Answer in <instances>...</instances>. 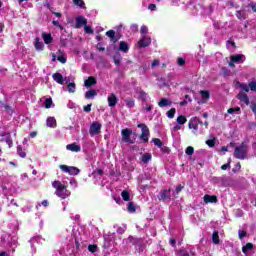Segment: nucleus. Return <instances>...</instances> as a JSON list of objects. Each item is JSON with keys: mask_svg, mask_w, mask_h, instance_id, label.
Instances as JSON below:
<instances>
[{"mask_svg": "<svg viewBox=\"0 0 256 256\" xmlns=\"http://www.w3.org/2000/svg\"><path fill=\"white\" fill-rule=\"evenodd\" d=\"M52 187L55 189V195L60 199H67L71 196V191L67 190V185L59 180L52 182Z\"/></svg>", "mask_w": 256, "mask_h": 256, "instance_id": "1", "label": "nucleus"}, {"mask_svg": "<svg viewBox=\"0 0 256 256\" xmlns=\"http://www.w3.org/2000/svg\"><path fill=\"white\" fill-rule=\"evenodd\" d=\"M247 155H249V145H247V143L243 142L241 145L235 147L234 157H236V159H247Z\"/></svg>", "mask_w": 256, "mask_h": 256, "instance_id": "2", "label": "nucleus"}, {"mask_svg": "<svg viewBox=\"0 0 256 256\" xmlns=\"http://www.w3.org/2000/svg\"><path fill=\"white\" fill-rule=\"evenodd\" d=\"M237 85L242 91H245V93H249V91L256 92V81H252L249 84L237 82Z\"/></svg>", "mask_w": 256, "mask_h": 256, "instance_id": "3", "label": "nucleus"}, {"mask_svg": "<svg viewBox=\"0 0 256 256\" xmlns=\"http://www.w3.org/2000/svg\"><path fill=\"white\" fill-rule=\"evenodd\" d=\"M227 63L229 67H235V64L243 63V55L242 54H236L230 56L229 59H227Z\"/></svg>", "mask_w": 256, "mask_h": 256, "instance_id": "4", "label": "nucleus"}, {"mask_svg": "<svg viewBox=\"0 0 256 256\" xmlns=\"http://www.w3.org/2000/svg\"><path fill=\"white\" fill-rule=\"evenodd\" d=\"M138 128L141 129L142 132L140 139H142L144 143H147L149 141V128L145 124H138Z\"/></svg>", "mask_w": 256, "mask_h": 256, "instance_id": "5", "label": "nucleus"}, {"mask_svg": "<svg viewBox=\"0 0 256 256\" xmlns=\"http://www.w3.org/2000/svg\"><path fill=\"white\" fill-rule=\"evenodd\" d=\"M59 168L63 173H68L69 175H79V170L74 166L60 165Z\"/></svg>", "mask_w": 256, "mask_h": 256, "instance_id": "6", "label": "nucleus"}, {"mask_svg": "<svg viewBox=\"0 0 256 256\" xmlns=\"http://www.w3.org/2000/svg\"><path fill=\"white\" fill-rule=\"evenodd\" d=\"M188 127L194 135H197V131H199V118H191L188 123Z\"/></svg>", "mask_w": 256, "mask_h": 256, "instance_id": "7", "label": "nucleus"}, {"mask_svg": "<svg viewBox=\"0 0 256 256\" xmlns=\"http://www.w3.org/2000/svg\"><path fill=\"white\" fill-rule=\"evenodd\" d=\"M101 123L100 122H93L90 126L89 133L93 137L95 135H99L101 133Z\"/></svg>", "mask_w": 256, "mask_h": 256, "instance_id": "8", "label": "nucleus"}, {"mask_svg": "<svg viewBox=\"0 0 256 256\" xmlns=\"http://www.w3.org/2000/svg\"><path fill=\"white\" fill-rule=\"evenodd\" d=\"M149 45H151V37L149 36H142L137 43V46L140 47V49L149 47Z\"/></svg>", "mask_w": 256, "mask_h": 256, "instance_id": "9", "label": "nucleus"}, {"mask_svg": "<svg viewBox=\"0 0 256 256\" xmlns=\"http://www.w3.org/2000/svg\"><path fill=\"white\" fill-rule=\"evenodd\" d=\"M121 135H122V141H125V143H133V141H131V130L130 129H123L121 131Z\"/></svg>", "mask_w": 256, "mask_h": 256, "instance_id": "10", "label": "nucleus"}, {"mask_svg": "<svg viewBox=\"0 0 256 256\" xmlns=\"http://www.w3.org/2000/svg\"><path fill=\"white\" fill-rule=\"evenodd\" d=\"M87 25V18L83 17V16H78L76 17V25L75 28L76 29H80V27H83Z\"/></svg>", "mask_w": 256, "mask_h": 256, "instance_id": "11", "label": "nucleus"}, {"mask_svg": "<svg viewBox=\"0 0 256 256\" xmlns=\"http://www.w3.org/2000/svg\"><path fill=\"white\" fill-rule=\"evenodd\" d=\"M218 201L219 199L217 198L216 195H209V194L204 195V203L206 205H208V203H217Z\"/></svg>", "mask_w": 256, "mask_h": 256, "instance_id": "12", "label": "nucleus"}, {"mask_svg": "<svg viewBox=\"0 0 256 256\" xmlns=\"http://www.w3.org/2000/svg\"><path fill=\"white\" fill-rule=\"evenodd\" d=\"M129 49H131V46H129V43L125 41H120L118 51H121V53H129Z\"/></svg>", "mask_w": 256, "mask_h": 256, "instance_id": "13", "label": "nucleus"}, {"mask_svg": "<svg viewBox=\"0 0 256 256\" xmlns=\"http://www.w3.org/2000/svg\"><path fill=\"white\" fill-rule=\"evenodd\" d=\"M67 151H72V153H79V151H81V146L79 144H68L66 146Z\"/></svg>", "mask_w": 256, "mask_h": 256, "instance_id": "14", "label": "nucleus"}, {"mask_svg": "<svg viewBox=\"0 0 256 256\" xmlns=\"http://www.w3.org/2000/svg\"><path fill=\"white\" fill-rule=\"evenodd\" d=\"M118 102H119V99H117V96L115 94H110L108 96L109 107H115V105H117Z\"/></svg>", "mask_w": 256, "mask_h": 256, "instance_id": "15", "label": "nucleus"}, {"mask_svg": "<svg viewBox=\"0 0 256 256\" xmlns=\"http://www.w3.org/2000/svg\"><path fill=\"white\" fill-rule=\"evenodd\" d=\"M52 78L56 83H59V85H63V83H65V79H63V75H61V73H54Z\"/></svg>", "mask_w": 256, "mask_h": 256, "instance_id": "16", "label": "nucleus"}, {"mask_svg": "<svg viewBox=\"0 0 256 256\" xmlns=\"http://www.w3.org/2000/svg\"><path fill=\"white\" fill-rule=\"evenodd\" d=\"M46 125L51 129H55V127H57V120L55 119V117H48L46 121Z\"/></svg>", "mask_w": 256, "mask_h": 256, "instance_id": "17", "label": "nucleus"}, {"mask_svg": "<svg viewBox=\"0 0 256 256\" xmlns=\"http://www.w3.org/2000/svg\"><path fill=\"white\" fill-rule=\"evenodd\" d=\"M42 39L46 45H51V43H53V37L49 33H42Z\"/></svg>", "mask_w": 256, "mask_h": 256, "instance_id": "18", "label": "nucleus"}, {"mask_svg": "<svg viewBox=\"0 0 256 256\" xmlns=\"http://www.w3.org/2000/svg\"><path fill=\"white\" fill-rule=\"evenodd\" d=\"M238 99L241 103H244V105H249V96H247V94L240 92L238 94Z\"/></svg>", "mask_w": 256, "mask_h": 256, "instance_id": "19", "label": "nucleus"}, {"mask_svg": "<svg viewBox=\"0 0 256 256\" xmlns=\"http://www.w3.org/2000/svg\"><path fill=\"white\" fill-rule=\"evenodd\" d=\"M251 251H253V244L252 243H247L246 245H244L242 247V252L244 253V255L248 256L249 253H251Z\"/></svg>", "mask_w": 256, "mask_h": 256, "instance_id": "20", "label": "nucleus"}, {"mask_svg": "<svg viewBox=\"0 0 256 256\" xmlns=\"http://www.w3.org/2000/svg\"><path fill=\"white\" fill-rule=\"evenodd\" d=\"M172 105L171 100L167 99V98H162L159 102H158V107H169Z\"/></svg>", "mask_w": 256, "mask_h": 256, "instance_id": "21", "label": "nucleus"}, {"mask_svg": "<svg viewBox=\"0 0 256 256\" xmlns=\"http://www.w3.org/2000/svg\"><path fill=\"white\" fill-rule=\"evenodd\" d=\"M200 95L202 97V103H207V101H209V98L211 97V94H209V91L207 90L200 91Z\"/></svg>", "mask_w": 256, "mask_h": 256, "instance_id": "22", "label": "nucleus"}, {"mask_svg": "<svg viewBox=\"0 0 256 256\" xmlns=\"http://www.w3.org/2000/svg\"><path fill=\"white\" fill-rule=\"evenodd\" d=\"M34 46L36 51H43L45 44H43V42H41L39 40V38H36L35 42H34Z\"/></svg>", "mask_w": 256, "mask_h": 256, "instance_id": "23", "label": "nucleus"}, {"mask_svg": "<svg viewBox=\"0 0 256 256\" xmlns=\"http://www.w3.org/2000/svg\"><path fill=\"white\" fill-rule=\"evenodd\" d=\"M97 84V80L93 77H89L87 80L84 81V86L89 88L92 85H96Z\"/></svg>", "mask_w": 256, "mask_h": 256, "instance_id": "24", "label": "nucleus"}, {"mask_svg": "<svg viewBox=\"0 0 256 256\" xmlns=\"http://www.w3.org/2000/svg\"><path fill=\"white\" fill-rule=\"evenodd\" d=\"M68 93H75L77 91V87L75 85V82H66Z\"/></svg>", "mask_w": 256, "mask_h": 256, "instance_id": "25", "label": "nucleus"}, {"mask_svg": "<svg viewBox=\"0 0 256 256\" xmlns=\"http://www.w3.org/2000/svg\"><path fill=\"white\" fill-rule=\"evenodd\" d=\"M168 197H170L169 190H163L160 192V195L158 198L160 201H164V199H168Z\"/></svg>", "mask_w": 256, "mask_h": 256, "instance_id": "26", "label": "nucleus"}, {"mask_svg": "<svg viewBox=\"0 0 256 256\" xmlns=\"http://www.w3.org/2000/svg\"><path fill=\"white\" fill-rule=\"evenodd\" d=\"M176 123L178 125H185V123H187V117H185L184 115L178 116L176 119Z\"/></svg>", "mask_w": 256, "mask_h": 256, "instance_id": "27", "label": "nucleus"}, {"mask_svg": "<svg viewBox=\"0 0 256 256\" xmlns=\"http://www.w3.org/2000/svg\"><path fill=\"white\" fill-rule=\"evenodd\" d=\"M93 97H97V91L95 90H90V91H87L85 93V98L86 99H93Z\"/></svg>", "mask_w": 256, "mask_h": 256, "instance_id": "28", "label": "nucleus"}, {"mask_svg": "<svg viewBox=\"0 0 256 256\" xmlns=\"http://www.w3.org/2000/svg\"><path fill=\"white\" fill-rule=\"evenodd\" d=\"M123 201H131V194L127 190H123L121 193Z\"/></svg>", "mask_w": 256, "mask_h": 256, "instance_id": "29", "label": "nucleus"}, {"mask_svg": "<svg viewBox=\"0 0 256 256\" xmlns=\"http://www.w3.org/2000/svg\"><path fill=\"white\" fill-rule=\"evenodd\" d=\"M74 5L79 7L80 9H85V1L83 0H73Z\"/></svg>", "mask_w": 256, "mask_h": 256, "instance_id": "30", "label": "nucleus"}, {"mask_svg": "<svg viewBox=\"0 0 256 256\" xmlns=\"http://www.w3.org/2000/svg\"><path fill=\"white\" fill-rule=\"evenodd\" d=\"M152 156L149 153H145L142 155L141 161L142 163H147L148 161H151Z\"/></svg>", "mask_w": 256, "mask_h": 256, "instance_id": "31", "label": "nucleus"}, {"mask_svg": "<svg viewBox=\"0 0 256 256\" xmlns=\"http://www.w3.org/2000/svg\"><path fill=\"white\" fill-rule=\"evenodd\" d=\"M175 113H177V110L175 108H171L167 113L166 116L168 119H173L175 117Z\"/></svg>", "mask_w": 256, "mask_h": 256, "instance_id": "32", "label": "nucleus"}, {"mask_svg": "<svg viewBox=\"0 0 256 256\" xmlns=\"http://www.w3.org/2000/svg\"><path fill=\"white\" fill-rule=\"evenodd\" d=\"M212 242L215 245H219V232H214L212 235Z\"/></svg>", "mask_w": 256, "mask_h": 256, "instance_id": "33", "label": "nucleus"}, {"mask_svg": "<svg viewBox=\"0 0 256 256\" xmlns=\"http://www.w3.org/2000/svg\"><path fill=\"white\" fill-rule=\"evenodd\" d=\"M128 213H135L137 211V208L135 207V204L133 202H130L127 207Z\"/></svg>", "mask_w": 256, "mask_h": 256, "instance_id": "34", "label": "nucleus"}, {"mask_svg": "<svg viewBox=\"0 0 256 256\" xmlns=\"http://www.w3.org/2000/svg\"><path fill=\"white\" fill-rule=\"evenodd\" d=\"M53 105V100L51 98H48L44 102L45 109H51V106Z\"/></svg>", "mask_w": 256, "mask_h": 256, "instance_id": "35", "label": "nucleus"}, {"mask_svg": "<svg viewBox=\"0 0 256 256\" xmlns=\"http://www.w3.org/2000/svg\"><path fill=\"white\" fill-rule=\"evenodd\" d=\"M17 151H18V155L22 159H25V157H27V154L25 153V151H23V148L21 146H18Z\"/></svg>", "mask_w": 256, "mask_h": 256, "instance_id": "36", "label": "nucleus"}, {"mask_svg": "<svg viewBox=\"0 0 256 256\" xmlns=\"http://www.w3.org/2000/svg\"><path fill=\"white\" fill-rule=\"evenodd\" d=\"M140 33H141L142 37L147 36L146 34L149 33V28L145 25L141 26Z\"/></svg>", "mask_w": 256, "mask_h": 256, "instance_id": "37", "label": "nucleus"}, {"mask_svg": "<svg viewBox=\"0 0 256 256\" xmlns=\"http://www.w3.org/2000/svg\"><path fill=\"white\" fill-rule=\"evenodd\" d=\"M185 153H186V155L191 156L195 153V149L193 148V146H188L185 150Z\"/></svg>", "mask_w": 256, "mask_h": 256, "instance_id": "38", "label": "nucleus"}, {"mask_svg": "<svg viewBox=\"0 0 256 256\" xmlns=\"http://www.w3.org/2000/svg\"><path fill=\"white\" fill-rule=\"evenodd\" d=\"M126 106H127L129 109L135 107V100H133V99H127V100H126Z\"/></svg>", "mask_w": 256, "mask_h": 256, "instance_id": "39", "label": "nucleus"}, {"mask_svg": "<svg viewBox=\"0 0 256 256\" xmlns=\"http://www.w3.org/2000/svg\"><path fill=\"white\" fill-rule=\"evenodd\" d=\"M139 98L143 101H147V99H149V95H147V93L140 91L139 92Z\"/></svg>", "mask_w": 256, "mask_h": 256, "instance_id": "40", "label": "nucleus"}, {"mask_svg": "<svg viewBox=\"0 0 256 256\" xmlns=\"http://www.w3.org/2000/svg\"><path fill=\"white\" fill-rule=\"evenodd\" d=\"M152 143H154V145H156V147H163V142H161V139H159V138H154L152 140Z\"/></svg>", "mask_w": 256, "mask_h": 256, "instance_id": "41", "label": "nucleus"}, {"mask_svg": "<svg viewBox=\"0 0 256 256\" xmlns=\"http://www.w3.org/2000/svg\"><path fill=\"white\" fill-rule=\"evenodd\" d=\"M106 36L109 37L111 39V41H114L115 39V31L113 30H109L106 32Z\"/></svg>", "mask_w": 256, "mask_h": 256, "instance_id": "42", "label": "nucleus"}, {"mask_svg": "<svg viewBox=\"0 0 256 256\" xmlns=\"http://www.w3.org/2000/svg\"><path fill=\"white\" fill-rule=\"evenodd\" d=\"M239 111H241V108H239V107L228 109V113H229L230 115H233V113H239Z\"/></svg>", "mask_w": 256, "mask_h": 256, "instance_id": "43", "label": "nucleus"}, {"mask_svg": "<svg viewBox=\"0 0 256 256\" xmlns=\"http://www.w3.org/2000/svg\"><path fill=\"white\" fill-rule=\"evenodd\" d=\"M84 31L89 35L93 34V28H91V26H87V24L84 26Z\"/></svg>", "mask_w": 256, "mask_h": 256, "instance_id": "44", "label": "nucleus"}, {"mask_svg": "<svg viewBox=\"0 0 256 256\" xmlns=\"http://www.w3.org/2000/svg\"><path fill=\"white\" fill-rule=\"evenodd\" d=\"M222 171H227V169H231V162H228L221 166Z\"/></svg>", "mask_w": 256, "mask_h": 256, "instance_id": "45", "label": "nucleus"}, {"mask_svg": "<svg viewBox=\"0 0 256 256\" xmlns=\"http://www.w3.org/2000/svg\"><path fill=\"white\" fill-rule=\"evenodd\" d=\"M236 17H238L239 19H245V12L237 11Z\"/></svg>", "mask_w": 256, "mask_h": 256, "instance_id": "46", "label": "nucleus"}, {"mask_svg": "<svg viewBox=\"0 0 256 256\" xmlns=\"http://www.w3.org/2000/svg\"><path fill=\"white\" fill-rule=\"evenodd\" d=\"M70 187H72V189H77V180H70Z\"/></svg>", "mask_w": 256, "mask_h": 256, "instance_id": "47", "label": "nucleus"}, {"mask_svg": "<svg viewBox=\"0 0 256 256\" xmlns=\"http://www.w3.org/2000/svg\"><path fill=\"white\" fill-rule=\"evenodd\" d=\"M88 251H90V253H95V251H97V246L96 245H89L88 246Z\"/></svg>", "mask_w": 256, "mask_h": 256, "instance_id": "48", "label": "nucleus"}, {"mask_svg": "<svg viewBox=\"0 0 256 256\" xmlns=\"http://www.w3.org/2000/svg\"><path fill=\"white\" fill-rule=\"evenodd\" d=\"M57 60L60 63H67V58L65 56H63V55L58 56Z\"/></svg>", "mask_w": 256, "mask_h": 256, "instance_id": "49", "label": "nucleus"}, {"mask_svg": "<svg viewBox=\"0 0 256 256\" xmlns=\"http://www.w3.org/2000/svg\"><path fill=\"white\" fill-rule=\"evenodd\" d=\"M177 64L180 66V67H183V65H185V59L179 57L177 59Z\"/></svg>", "mask_w": 256, "mask_h": 256, "instance_id": "50", "label": "nucleus"}, {"mask_svg": "<svg viewBox=\"0 0 256 256\" xmlns=\"http://www.w3.org/2000/svg\"><path fill=\"white\" fill-rule=\"evenodd\" d=\"M247 237V232L245 231H239V239H245Z\"/></svg>", "mask_w": 256, "mask_h": 256, "instance_id": "51", "label": "nucleus"}, {"mask_svg": "<svg viewBox=\"0 0 256 256\" xmlns=\"http://www.w3.org/2000/svg\"><path fill=\"white\" fill-rule=\"evenodd\" d=\"M250 109H251V111H252V113L255 115V117H256V103H252L251 105H250Z\"/></svg>", "mask_w": 256, "mask_h": 256, "instance_id": "52", "label": "nucleus"}, {"mask_svg": "<svg viewBox=\"0 0 256 256\" xmlns=\"http://www.w3.org/2000/svg\"><path fill=\"white\" fill-rule=\"evenodd\" d=\"M206 145H208V147H215V140H207Z\"/></svg>", "mask_w": 256, "mask_h": 256, "instance_id": "53", "label": "nucleus"}, {"mask_svg": "<svg viewBox=\"0 0 256 256\" xmlns=\"http://www.w3.org/2000/svg\"><path fill=\"white\" fill-rule=\"evenodd\" d=\"M52 23H53V25H54L55 27H59V29H60L61 31H63V26H61V24H59V21L54 20Z\"/></svg>", "mask_w": 256, "mask_h": 256, "instance_id": "54", "label": "nucleus"}, {"mask_svg": "<svg viewBox=\"0 0 256 256\" xmlns=\"http://www.w3.org/2000/svg\"><path fill=\"white\" fill-rule=\"evenodd\" d=\"M148 9H149V11H157V5H155V4H150V5L148 6Z\"/></svg>", "mask_w": 256, "mask_h": 256, "instance_id": "55", "label": "nucleus"}, {"mask_svg": "<svg viewBox=\"0 0 256 256\" xmlns=\"http://www.w3.org/2000/svg\"><path fill=\"white\" fill-rule=\"evenodd\" d=\"M181 125L180 124H175L172 128V131H180Z\"/></svg>", "mask_w": 256, "mask_h": 256, "instance_id": "56", "label": "nucleus"}, {"mask_svg": "<svg viewBox=\"0 0 256 256\" xmlns=\"http://www.w3.org/2000/svg\"><path fill=\"white\" fill-rule=\"evenodd\" d=\"M178 256H189V252L182 250L179 252Z\"/></svg>", "mask_w": 256, "mask_h": 256, "instance_id": "57", "label": "nucleus"}, {"mask_svg": "<svg viewBox=\"0 0 256 256\" xmlns=\"http://www.w3.org/2000/svg\"><path fill=\"white\" fill-rule=\"evenodd\" d=\"M250 7L254 13H256V2L250 3Z\"/></svg>", "mask_w": 256, "mask_h": 256, "instance_id": "58", "label": "nucleus"}, {"mask_svg": "<svg viewBox=\"0 0 256 256\" xmlns=\"http://www.w3.org/2000/svg\"><path fill=\"white\" fill-rule=\"evenodd\" d=\"M84 111L86 113H89V111H91V104H88V105L84 106Z\"/></svg>", "mask_w": 256, "mask_h": 256, "instance_id": "59", "label": "nucleus"}, {"mask_svg": "<svg viewBox=\"0 0 256 256\" xmlns=\"http://www.w3.org/2000/svg\"><path fill=\"white\" fill-rule=\"evenodd\" d=\"M241 169V164L240 163H237L235 165V168L233 169V171H239Z\"/></svg>", "mask_w": 256, "mask_h": 256, "instance_id": "60", "label": "nucleus"}, {"mask_svg": "<svg viewBox=\"0 0 256 256\" xmlns=\"http://www.w3.org/2000/svg\"><path fill=\"white\" fill-rule=\"evenodd\" d=\"M131 29L132 31H137V29H139V26L137 24H132Z\"/></svg>", "mask_w": 256, "mask_h": 256, "instance_id": "61", "label": "nucleus"}, {"mask_svg": "<svg viewBox=\"0 0 256 256\" xmlns=\"http://www.w3.org/2000/svg\"><path fill=\"white\" fill-rule=\"evenodd\" d=\"M115 65H121V59L120 58H114Z\"/></svg>", "mask_w": 256, "mask_h": 256, "instance_id": "62", "label": "nucleus"}, {"mask_svg": "<svg viewBox=\"0 0 256 256\" xmlns=\"http://www.w3.org/2000/svg\"><path fill=\"white\" fill-rule=\"evenodd\" d=\"M157 65H159V60H154L152 62V67H157Z\"/></svg>", "mask_w": 256, "mask_h": 256, "instance_id": "63", "label": "nucleus"}, {"mask_svg": "<svg viewBox=\"0 0 256 256\" xmlns=\"http://www.w3.org/2000/svg\"><path fill=\"white\" fill-rule=\"evenodd\" d=\"M252 149L254 151V155H256V142L252 144Z\"/></svg>", "mask_w": 256, "mask_h": 256, "instance_id": "64", "label": "nucleus"}]
</instances>
